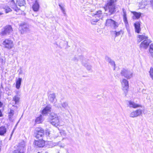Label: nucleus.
Here are the masks:
<instances>
[{
    "label": "nucleus",
    "instance_id": "f257e3e1",
    "mask_svg": "<svg viewBox=\"0 0 153 153\" xmlns=\"http://www.w3.org/2000/svg\"><path fill=\"white\" fill-rule=\"evenodd\" d=\"M116 1V0H110L108 1L106 5L105 10H108L110 15L113 14L116 11L115 3Z\"/></svg>",
    "mask_w": 153,
    "mask_h": 153
},
{
    "label": "nucleus",
    "instance_id": "f03ea898",
    "mask_svg": "<svg viewBox=\"0 0 153 153\" xmlns=\"http://www.w3.org/2000/svg\"><path fill=\"white\" fill-rule=\"evenodd\" d=\"M13 31V28L11 25H6L1 30L0 35L2 37H6L11 34Z\"/></svg>",
    "mask_w": 153,
    "mask_h": 153
},
{
    "label": "nucleus",
    "instance_id": "7ed1b4c3",
    "mask_svg": "<svg viewBox=\"0 0 153 153\" xmlns=\"http://www.w3.org/2000/svg\"><path fill=\"white\" fill-rule=\"evenodd\" d=\"M49 119L50 123L53 126L57 127L59 125V119L56 114L51 113L49 116Z\"/></svg>",
    "mask_w": 153,
    "mask_h": 153
},
{
    "label": "nucleus",
    "instance_id": "20e7f679",
    "mask_svg": "<svg viewBox=\"0 0 153 153\" xmlns=\"http://www.w3.org/2000/svg\"><path fill=\"white\" fill-rule=\"evenodd\" d=\"M34 136L39 140H42L44 136V130L42 128H36L34 132Z\"/></svg>",
    "mask_w": 153,
    "mask_h": 153
},
{
    "label": "nucleus",
    "instance_id": "39448f33",
    "mask_svg": "<svg viewBox=\"0 0 153 153\" xmlns=\"http://www.w3.org/2000/svg\"><path fill=\"white\" fill-rule=\"evenodd\" d=\"M2 44L4 48L8 49H10L14 47L13 42L10 38L5 39L3 41Z\"/></svg>",
    "mask_w": 153,
    "mask_h": 153
},
{
    "label": "nucleus",
    "instance_id": "423d86ee",
    "mask_svg": "<svg viewBox=\"0 0 153 153\" xmlns=\"http://www.w3.org/2000/svg\"><path fill=\"white\" fill-rule=\"evenodd\" d=\"M106 25L114 29H116L119 25L118 23L111 19H108L106 20Z\"/></svg>",
    "mask_w": 153,
    "mask_h": 153
},
{
    "label": "nucleus",
    "instance_id": "0eeeda50",
    "mask_svg": "<svg viewBox=\"0 0 153 153\" xmlns=\"http://www.w3.org/2000/svg\"><path fill=\"white\" fill-rule=\"evenodd\" d=\"M121 75L127 79L131 78L132 77V72L127 69L123 68L121 72Z\"/></svg>",
    "mask_w": 153,
    "mask_h": 153
},
{
    "label": "nucleus",
    "instance_id": "6e6552de",
    "mask_svg": "<svg viewBox=\"0 0 153 153\" xmlns=\"http://www.w3.org/2000/svg\"><path fill=\"white\" fill-rule=\"evenodd\" d=\"M121 84L123 87V90L124 91L126 95L129 88L128 82L125 79H123Z\"/></svg>",
    "mask_w": 153,
    "mask_h": 153
},
{
    "label": "nucleus",
    "instance_id": "1a4fd4ad",
    "mask_svg": "<svg viewBox=\"0 0 153 153\" xmlns=\"http://www.w3.org/2000/svg\"><path fill=\"white\" fill-rule=\"evenodd\" d=\"M62 99L60 100V102L61 103V106H58L57 105L54 103V105L56 107L59 108H64L66 110H68V108H69V106L68 105V102L67 101H65L64 102H62Z\"/></svg>",
    "mask_w": 153,
    "mask_h": 153
},
{
    "label": "nucleus",
    "instance_id": "9d476101",
    "mask_svg": "<svg viewBox=\"0 0 153 153\" xmlns=\"http://www.w3.org/2000/svg\"><path fill=\"white\" fill-rule=\"evenodd\" d=\"M142 114V110L138 109L131 112L130 114V117H135L140 116Z\"/></svg>",
    "mask_w": 153,
    "mask_h": 153
},
{
    "label": "nucleus",
    "instance_id": "9b49d317",
    "mask_svg": "<svg viewBox=\"0 0 153 153\" xmlns=\"http://www.w3.org/2000/svg\"><path fill=\"white\" fill-rule=\"evenodd\" d=\"M122 11L123 13V21L124 23L125 26H126L128 27V25L129 24L127 20L126 12L125 10V9L123 8L122 9Z\"/></svg>",
    "mask_w": 153,
    "mask_h": 153
},
{
    "label": "nucleus",
    "instance_id": "f8f14e48",
    "mask_svg": "<svg viewBox=\"0 0 153 153\" xmlns=\"http://www.w3.org/2000/svg\"><path fill=\"white\" fill-rule=\"evenodd\" d=\"M150 42V40L148 39L145 40L141 43L140 47L141 48L146 49L148 47Z\"/></svg>",
    "mask_w": 153,
    "mask_h": 153
},
{
    "label": "nucleus",
    "instance_id": "ddd939ff",
    "mask_svg": "<svg viewBox=\"0 0 153 153\" xmlns=\"http://www.w3.org/2000/svg\"><path fill=\"white\" fill-rule=\"evenodd\" d=\"M40 140H35L34 144L36 146L39 147H44L45 145V142L43 139Z\"/></svg>",
    "mask_w": 153,
    "mask_h": 153
},
{
    "label": "nucleus",
    "instance_id": "4468645a",
    "mask_svg": "<svg viewBox=\"0 0 153 153\" xmlns=\"http://www.w3.org/2000/svg\"><path fill=\"white\" fill-rule=\"evenodd\" d=\"M131 13L133 14V16H132V18L133 20L139 19L142 14V13L140 12H137L136 11H131Z\"/></svg>",
    "mask_w": 153,
    "mask_h": 153
},
{
    "label": "nucleus",
    "instance_id": "2eb2a0df",
    "mask_svg": "<svg viewBox=\"0 0 153 153\" xmlns=\"http://www.w3.org/2000/svg\"><path fill=\"white\" fill-rule=\"evenodd\" d=\"M22 28L21 32L22 33L27 32L29 30V26L26 24H22L21 25Z\"/></svg>",
    "mask_w": 153,
    "mask_h": 153
},
{
    "label": "nucleus",
    "instance_id": "dca6fc26",
    "mask_svg": "<svg viewBox=\"0 0 153 153\" xmlns=\"http://www.w3.org/2000/svg\"><path fill=\"white\" fill-rule=\"evenodd\" d=\"M51 107L50 105H47L42 110V114H47L51 111Z\"/></svg>",
    "mask_w": 153,
    "mask_h": 153
},
{
    "label": "nucleus",
    "instance_id": "f3484780",
    "mask_svg": "<svg viewBox=\"0 0 153 153\" xmlns=\"http://www.w3.org/2000/svg\"><path fill=\"white\" fill-rule=\"evenodd\" d=\"M39 7L38 1L36 0L35 3L33 4L32 8L34 11L35 12L38 11L39 10Z\"/></svg>",
    "mask_w": 153,
    "mask_h": 153
},
{
    "label": "nucleus",
    "instance_id": "a211bd4d",
    "mask_svg": "<svg viewBox=\"0 0 153 153\" xmlns=\"http://www.w3.org/2000/svg\"><path fill=\"white\" fill-rule=\"evenodd\" d=\"M105 60L108 62L111 65L114 66V68L115 67V64L114 61L110 57L107 56H105ZM114 69L115 68H114Z\"/></svg>",
    "mask_w": 153,
    "mask_h": 153
},
{
    "label": "nucleus",
    "instance_id": "6ab92c4d",
    "mask_svg": "<svg viewBox=\"0 0 153 153\" xmlns=\"http://www.w3.org/2000/svg\"><path fill=\"white\" fill-rule=\"evenodd\" d=\"M48 99L51 102L53 103L55 100L56 101V96L54 93L50 94L48 96Z\"/></svg>",
    "mask_w": 153,
    "mask_h": 153
},
{
    "label": "nucleus",
    "instance_id": "aec40b11",
    "mask_svg": "<svg viewBox=\"0 0 153 153\" xmlns=\"http://www.w3.org/2000/svg\"><path fill=\"white\" fill-rule=\"evenodd\" d=\"M7 131V128L4 126H2L0 127V135L4 136L6 134Z\"/></svg>",
    "mask_w": 153,
    "mask_h": 153
},
{
    "label": "nucleus",
    "instance_id": "412c9836",
    "mask_svg": "<svg viewBox=\"0 0 153 153\" xmlns=\"http://www.w3.org/2000/svg\"><path fill=\"white\" fill-rule=\"evenodd\" d=\"M134 26L135 29V32L138 33H139L141 30L140 22H136L134 24Z\"/></svg>",
    "mask_w": 153,
    "mask_h": 153
},
{
    "label": "nucleus",
    "instance_id": "4be33fe9",
    "mask_svg": "<svg viewBox=\"0 0 153 153\" xmlns=\"http://www.w3.org/2000/svg\"><path fill=\"white\" fill-rule=\"evenodd\" d=\"M11 4H13V5H11L12 8L16 12L19 13L20 11H21L20 9L17 7L16 5L15 4L14 1L13 0H12Z\"/></svg>",
    "mask_w": 153,
    "mask_h": 153
},
{
    "label": "nucleus",
    "instance_id": "5701e85b",
    "mask_svg": "<svg viewBox=\"0 0 153 153\" xmlns=\"http://www.w3.org/2000/svg\"><path fill=\"white\" fill-rule=\"evenodd\" d=\"M22 79L21 78H19L16 81V88L19 89L21 84Z\"/></svg>",
    "mask_w": 153,
    "mask_h": 153
},
{
    "label": "nucleus",
    "instance_id": "b1692460",
    "mask_svg": "<svg viewBox=\"0 0 153 153\" xmlns=\"http://www.w3.org/2000/svg\"><path fill=\"white\" fill-rule=\"evenodd\" d=\"M20 99L19 95H15L13 98V101L15 102V104H18L19 102Z\"/></svg>",
    "mask_w": 153,
    "mask_h": 153
},
{
    "label": "nucleus",
    "instance_id": "393cba45",
    "mask_svg": "<svg viewBox=\"0 0 153 153\" xmlns=\"http://www.w3.org/2000/svg\"><path fill=\"white\" fill-rule=\"evenodd\" d=\"M129 106L130 107H132L134 108H136L137 107H140V105L136 104L133 102H132L131 101H129L128 102Z\"/></svg>",
    "mask_w": 153,
    "mask_h": 153
},
{
    "label": "nucleus",
    "instance_id": "a878e982",
    "mask_svg": "<svg viewBox=\"0 0 153 153\" xmlns=\"http://www.w3.org/2000/svg\"><path fill=\"white\" fill-rule=\"evenodd\" d=\"M17 4L20 7L24 6L26 4L25 0H17Z\"/></svg>",
    "mask_w": 153,
    "mask_h": 153
},
{
    "label": "nucleus",
    "instance_id": "bb28decb",
    "mask_svg": "<svg viewBox=\"0 0 153 153\" xmlns=\"http://www.w3.org/2000/svg\"><path fill=\"white\" fill-rule=\"evenodd\" d=\"M92 15L95 16V17H100L102 15V12L101 10H99L97 12L95 13H93Z\"/></svg>",
    "mask_w": 153,
    "mask_h": 153
},
{
    "label": "nucleus",
    "instance_id": "cd10ccee",
    "mask_svg": "<svg viewBox=\"0 0 153 153\" xmlns=\"http://www.w3.org/2000/svg\"><path fill=\"white\" fill-rule=\"evenodd\" d=\"M138 37L139 38V39L138 40V41L139 42L144 39L147 40L146 39L148 38L147 36L144 35H138Z\"/></svg>",
    "mask_w": 153,
    "mask_h": 153
},
{
    "label": "nucleus",
    "instance_id": "c85d7f7f",
    "mask_svg": "<svg viewBox=\"0 0 153 153\" xmlns=\"http://www.w3.org/2000/svg\"><path fill=\"white\" fill-rule=\"evenodd\" d=\"M112 32L115 34V37H116L120 35L122 33H123V32L122 30H121L118 32L116 31H113Z\"/></svg>",
    "mask_w": 153,
    "mask_h": 153
},
{
    "label": "nucleus",
    "instance_id": "c756f323",
    "mask_svg": "<svg viewBox=\"0 0 153 153\" xmlns=\"http://www.w3.org/2000/svg\"><path fill=\"white\" fill-rule=\"evenodd\" d=\"M42 120V115H40V116L37 117L36 120L35 122L37 123H41Z\"/></svg>",
    "mask_w": 153,
    "mask_h": 153
},
{
    "label": "nucleus",
    "instance_id": "7c9ffc66",
    "mask_svg": "<svg viewBox=\"0 0 153 153\" xmlns=\"http://www.w3.org/2000/svg\"><path fill=\"white\" fill-rule=\"evenodd\" d=\"M4 9L6 13H8L12 11L11 9L8 6H5L4 7Z\"/></svg>",
    "mask_w": 153,
    "mask_h": 153
},
{
    "label": "nucleus",
    "instance_id": "2f4dec72",
    "mask_svg": "<svg viewBox=\"0 0 153 153\" xmlns=\"http://www.w3.org/2000/svg\"><path fill=\"white\" fill-rule=\"evenodd\" d=\"M59 7H60V9L62 10V12L64 14H65V9L64 8V6L63 5H62L61 4H59Z\"/></svg>",
    "mask_w": 153,
    "mask_h": 153
},
{
    "label": "nucleus",
    "instance_id": "473e14b6",
    "mask_svg": "<svg viewBox=\"0 0 153 153\" xmlns=\"http://www.w3.org/2000/svg\"><path fill=\"white\" fill-rule=\"evenodd\" d=\"M99 21L98 19H93L91 20V22L92 24L94 25L95 23Z\"/></svg>",
    "mask_w": 153,
    "mask_h": 153
},
{
    "label": "nucleus",
    "instance_id": "72a5a7b5",
    "mask_svg": "<svg viewBox=\"0 0 153 153\" xmlns=\"http://www.w3.org/2000/svg\"><path fill=\"white\" fill-rule=\"evenodd\" d=\"M151 77L153 79V68H151L149 72Z\"/></svg>",
    "mask_w": 153,
    "mask_h": 153
},
{
    "label": "nucleus",
    "instance_id": "f704fd0d",
    "mask_svg": "<svg viewBox=\"0 0 153 153\" xmlns=\"http://www.w3.org/2000/svg\"><path fill=\"white\" fill-rule=\"evenodd\" d=\"M82 64H83L84 65V66L86 67L87 69L88 70H90L91 69V65H88L86 64H85V65L84 64L83 61L82 62Z\"/></svg>",
    "mask_w": 153,
    "mask_h": 153
},
{
    "label": "nucleus",
    "instance_id": "c9c22d12",
    "mask_svg": "<svg viewBox=\"0 0 153 153\" xmlns=\"http://www.w3.org/2000/svg\"><path fill=\"white\" fill-rule=\"evenodd\" d=\"M19 146L22 147L24 148L25 146V143L24 141H22L19 144Z\"/></svg>",
    "mask_w": 153,
    "mask_h": 153
},
{
    "label": "nucleus",
    "instance_id": "e433bc0d",
    "mask_svg": "<svg viewBox=\"0 0 153 153\" xmlns=\"http://www.w3.org/2000/svg\"><path fill=\"white\" fill-rule=\"evenodd\" d=\"M61 135L63 137V136H66V134L65 133V131L62 130L60 132Z\"/></svg>",
    "mask_w": 153,
    "mask_h": 153
},
{
    "label": "nucleus",
    "instance_id": "4c0bfd02",
    "mask_svg": "<svg viewBox=\"0 0 153 153\" xmlns=\"http://www.w3.org/2000/svg\"><path fill=\"white\" fill-rule=\"evenodd\" d=\"M126 29L127 30V31L128 33H130V30L129 29V25H128V27H126Z\"/></svg>",
    "mask_w": 153,
    "mask_h": 153
},
{
    "label": "nucleus",
    "instance_id": "58836bf2",
    "mask_svg": "<svg viewBox=\"0 0 153 153\" xmlns=\"http://www.w3.org/2000/svg\"><path fill=\"white\" fill-rule=\"evenodd\" d=\"M14 153H23L22 152H20L18 150L15 151Z\"/></svg>",
    "mask_w": 153,
    "mask_h": 153
},
{
    "label": "nucleus",
    "instance_id": "ea45409f",
    "mask_svg": "<svg viewBox=\"0 0 153 153\" xmlns=\"http://www.w3.org/2000/svg\"><path fill=\"white\" fill-rule=\"evenodd\" d=\"M16 95H19L20 96V95L19 94V92L18 91H16Z\"/></svg>",
    "mask_w": 153,
    "mask_h": 153
},
{
    "label": "nucleus",
    "instance_id": "a19ab883",
    "mask_svg": "<svg viewBox=\"0 0 153 153\" xmlns=\"http://www.w3.org/2000/svg\"><path fill=\"white\" fill-rule=\"evenodd\" d=\"M3 116V115L2 114V112L1 111L0 109V117H2Z\"/></svg>",
    "mask_w": 153,
    "mask_h": 153
},
{
    "label": "nucleus",
    "instance_id": "79ce46f5",
    "mask_svg": "<svg viewBox=\"0 0 153 153\" xmlns=\"http://www.w3.org/2000/svg\"><path fill=\"white\" fill-rule=\"evenodd\" d=\"M20 72H19V74H21L22 73V70L21 68H20Z\"/></svg>",
    "mask_w": 153,
    "mask_h": 153
},
{
    "label": "nucleus",
    "instance_id": "37998d69",
    "mask_svg": "<svg viewBox=\"0 0 153 153\" xmlns=\"http://www.w3.org/2000/svg\"><path fill=\"white\" fill-rule=\"evenodd\" d=\"M3 105V103L0 101V108Z\"/></svg>",
    "mask_w": 153,
    "mask_h": 153
},
{
    "label": "nucleus",
    "instance_id": "c03bdc74",
    "mask_svg": "<svg viewBox=\"0 0 153 153\" xmlns=\"http://www.w3.org/2000/svg\"><path fill=\"white\" fill-rule=\"evenodd\" d=\"M14 129H15L14 128V129H13V131H12V133H11V135H10L11 136H12V134H13V132H14Z\"/></svg>",
    "mask_w": 153,
    "mask_h": 153
},
{
    "label": "nucleus",
    "instance_id": "a18cd8bd",
    "mask_svg": "<svg viewBox=\"0 0 153 153\" xmlns=\"http://www.w3.org/2000/svg\"><path fill=\"white\" fill-rule=\"evenodd\" d=\"M3 13L1 12H0V16L1 15H2Z\"/></svg>",
    "mask_w": 153,
    "mask_h": 153
},
{
    "label": "nucleus",
    "instance_id": "49530a36",
    "mask_svg": "<svg viewBox=\"0 0 153 153\" xmlns=\"http://www.w3.org/2000/svg\"><path fill=\"white\" fill-rule=\"evenodd\" d=\"M129 34V36H130V33H128Z\"/></svg>",
    "mask_w": 153,
    "mask_h": 153
},
{
    "label": "nucleus",
    "instance_id": "de8ad7c7",
    "mask_svg": "<svg viewBox=\"0 0 153 153\" xmlns=\"http://www.w3.org/2000/svg\"><path fill=\"white\" fill-rule=\"evenodd\" d=\"M59 142H58V143H57V145H59Z\"/></svg>",
    "mask_w": 153,
    "mask_h": 153
},
{
    "label": "nucleus",
    "instance_id": "09e8293b",
    "mask_svg": "<svg viewBox=\"0 0 153 153\" xmlns=\"http://www.w3.org/2000/svg\"><path fill=\"white\" fill-rule=\"evenodd\" d=\"M18 123L16 124V126H15V127H16V126H17V123Z\"/></svg>",
    "mask_w": 153,
    "mask_h": 153
},
{
    "label": "nucleus",
    "instance_id": "8fccbe9b",
    "mask_svg": "<svg viewBox=\"0 0 153 153\" xmlns=\"http://www.w3.org/2000/svg\"><path fill=\"white\" fill-rule=\"evenodd\" d=\"M37 153H41L40 152H39Z\"/></svg>",
    "mask_w": 153,
    "mask_h": 153
}]
</instances>
